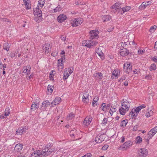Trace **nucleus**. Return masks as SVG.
Returning <instances> with one entry per match:
<instances>
[{"instance_id": "nucleus-1", "label": "nucleus", "mask_w": 157, "mask_h": 157, "mask_svg": "<svg viewBox=\"0 0 157 157\" xmlns=\"http://www.w3.org/2000/svg\"><path fill=\"white\" fill-rule=\"evenodd\" d=\"M121 105L122 107L119 109V112L121 114L124 115L128 111L130 105L127 100L123 99L121 101Z\"/></svg>"}, {"instance_id": "nucleus-2", "label": "nucleus", "mask_w": 157, "mask_h": 157, "mask_svg": "<svg viewBox=\"0 0 157 157\" xmlns=\"http://www.w3.org/2000/svg\"><path fill=\"white\" fill-rule=\"evenodd\" d=\"M40 7L37 6L36 8L34 9V19L36 22H40L42 19V12L40 10Z\"/></svg>"}, {"instance_id": "nucleus-3", "label": "nucleus", "mask_w": 157, "mask_h": 157, "mask_svg": "<svg viewBox=\"0 0 157 157\" xmlns=\"http://www.w3.org/2000/svg\"><path fill=\"white\" fill-rule=\"evenodd\" d=\"M157 132V126L155 127L150 130L147 134L145 136L144 139L145 144H149V140Z\"/></svg>"}, {"instance_id": "nucleus-4", "label": "nucleus", "mask_w": 157, "mask_h": 157, "mask_svg": "<svg viewBox=\"0 0 157 157\" xmlns=\"http://www.w3.org/2000/svg\"><path fill=\"white\" fill-rule=\"evenodd\" d=\"M45 147V148L43 149L41 151L44 156H46L50 155L55 151V149L51 148V145L50 144H48Z\"/></svg>"}, {"instance_id": "nucleus-5", "label": "nucleus", "mask_w": 157, "mask_h": 157, "mask_svg": "<svg viewBox=\"0 0 157 157\" xmlns=\"http://www.w3.org/2000/svg\"><path fill=\"white\" fill-rule=\"evenodd\" d=\"M82 22L83 20L82 18H75L73 19L71 24L73 27L76 26L80 25Z\"/></svg>"}, {"instance_id": "nucleus-6", "label": "nucleus", "mask_w": 157, "mask_h": 157, "mask_svg": "<svg viewBox=\"0 0 157 157\" xmlns=\"http://www.w3.org/2000/svg\"><path fill=\"white\" fill-rule=\"evenodd\" d=\"M138 152L140 157H144L148 154L147 150L144 148H140L138 150Z\"/></svg>"}, {"instance_id": "nucleus-7", "label": "nucleus", "mask_w": 157, "mask_h": 157, "mask_svg": "<svg viewBox=\"0 0 157 157\" xmlns=\"http://www.w3.org/2000/svg\"><path fill=\"white\" fill-rule=\"evenodd\" d=\"M90 39H97L98 38L99 32L98 31L91 30L90 32Z\"/></svg>"}, {"instance_id": "nucleus-8", "label": "nucleus", "mask_w": 157, "mask_h": 157, "mask_svg": "<svg viewBox=\"0 0 157 157\" xmlns=\"http://www.w3.org/2000/svg\"><path fill=\"white\" fill-rule=\"evenodd\" d=\"M72 72L73 71L70 69L69 68H66L65 69L63 74V79L65 80L67 79L70 75L72 73Z\"/></svg>"}, {"instance_id": "nucleus-9", "label": "nucleus", "mask_w": 157, "mask_h": 157, "mask_svg": "<svg viewBox=\"0 0 157 157\" xmlns=\"http://www.w3.org/2000/svg\"><path fill=\"white\" fill-rule=\"evenodd\" d=\"M43 156L42 151L39 150L34 151L33 152L31 155L30 157H43Z\"/></svg>"}, {"instance_id": "nucleus-10", "label": "nucleus", "mask_w": 157, "mask_h": 157, "mask_svg": "<svg viewBox=\"0 0 157 157\" xmlns=\"http://www.w3.org/2000/svg\"><path fill=\"white\" fill-rule=\"evenodd\" d=\"M93 77L98 81H100L103 78V74L101 72H97L94 74Z\"/></svg>"}, {"instance_id": "nucleus-11", "label": "nucleus", "mask_w": 157, "mask_h": 157, "mask_svg": "<svg viewBox=\"0 0 157 157\" xmlns=\"http://www.w3.org/2000/svg\"><path fill=\"white\" fill-rule=\"evenodd\" d=\"M38 101H36L35 102H33L31 107V109L33 111H34L36 109L39 107V99Z\"/></svg>"}, {"instance_id": "nucleus-12", "label": "nucleus", "mask_w": 157, "mask_h": 157, "mask_svg": "<svg viewBox=\"0 0 157 157\" xmlns=\"http://www.w3.org/2000/svg\"><path fill=\"white\" fill-rule=\"evenodd\" d=\"M89 94L88 92H86L83 95L82 101L83 102L87 104L89 102Z\"/></svg>"}, {"instance_id": "nucleus-13", "label": "nucleus", "mask_w": 157, "mask_h": 157, "mask_svg": "<svg viewBox=\"0 0 157 157\" xmlns=\"http://www.w3.org/2000/svg\"><path fill=\"white\" fill-rule=\"evenodd\" d=\"M129 53V51L126 48L121 49L120 52V55L123 56H127Z\"/></svg>"}, {"instance_id": "nucleus-14", "label": "nucleus", "mask_w": 157, "mask_h": 157, "mask_svg": "<svg viewBox=\"0 0 157 157\" xmlns=\"http://www.w3.org/2000/svg\"><path fill=\"white\" fill-rule=\"evenodd\" d=\"M67 18V17L66 15L62 14L58 16L57 20L59 22L61 23L66 20Z\"/></svg>"}, {"instance_id": "nucleus-15", "label": "nucleus", "mask_w": 157, "mask_h": 157, "mask_svg": "<svg viewBox=\"0 0 157 157\" xmlns=\"http://www.w3.org/2000/svg\"><path fill=\"white\" fill-rule=\"evenodd\" d=\"M49 105L50 102L48 100H47L44 101L42 103L40 109L42 111H44L46 109L45 108L47 107Z\"/></svg>"}, {"instance_id": "nucleus-16", "label": "nucleus", "mask_w": 157, "mask_h": 157, "mask_svg": "<svg viewBox=\"0 0 157 157\" xmlns=\"http://www.w3.org/2000/svg\"><path fill=\"white\" fill-rule=\"evenodd\" d=\"M132 142L130 140L126 141L124 144L122 145L121 147L123 148L127 149V147H128L132 144Z\"/></svg>"}, {"instance_id": "nucleus-17", "label": "nucleus", "mask_w": 157, "mask_h": 157, "mask_svg": "<svg viewBox=\"0 0 157 157\" xmlns=\"http://www.w3.org/2000/svg\"><path fill=\"white\" fill-rule=\"evenodd\" d=\"M51 48V46L48 43H46L43 47V49L44 51H45V52H48L49 51V49Z\"/></svg>"}, {"instance_id": "nucleus-18", "label": "nucleus", "mask_w": 157, "mask_h": 157, "mask_svg": "<svg viewBox=\"0 0 157 157\" xmlns=\"http://www.w3.org/2000/svg\"><path fill=\"white\" fill-rule=\"evenodd\" d=\"M92 120V117H86L84 119L83 122V124L86 126H88L90 124Z\"/></svg>"}, {"instance_id": "nucleus-19", "label": "nucleus", "mask_w": 157, "mask_h": 157, "mask_svg": "<svg viewBox=\"0 0 157 157\" xmlns=\"http://www.w3.org/2000/svg\"><path fill=\"white\" fill-rule=\"evenodd\" d=\"M28 129L26 128H19L16 132V134L17 135H21L23 132H25Z\"/></svg>"}, {"instance_id": "nucleus-20", "label": "nucleus", "mask_w": 157, "mask_h": 157, "mask_svg": "<svg viewBox=\"0 0 157 157\" xmlns=\"http://www.w3.org/2000/svg\"><path fill=\"white\" fill-rule=\"evenodd\" d=\"M23 68L24 70L23 71V73H27V74L26 75L27 76H29V72H30L31 69L30 66L29 65H28L24 67Z\"/></svg>"}, {"instance_id": "nucleus-21", "label": "nucleus", "mask_w": 157, "mask_h": 157, "mask_svg": "<svg viewBox=\"0 0 157 157\" xmlns=\"http://www.w3.org/2000/svg\"><path fill=\"white\" fill-rule=\"evenodd\" d=\"M23 148V145L20 144H17L14 147L15 150L17 152L21 151Z\"/></svg>"}, {"instance_id": "nucleus-22", "label": "nucleus", "mask_w": 157, "mask_h": 157, "mask_svg": "<svg viewBox=\"0 0 157 157\" xmlns=\"http://www.w3.org/2000/svg\"><path fill=\"white\" fill-rule=\"evenodd\" d=\"M89 46H88L89 48L94 47L98 44V42L96 41L92 40H89Z\"/></svg>"}, {"instance_id": "nucleus-23", "label": "nucleus", "mask_w": 157, "mask_h": 157, "mask_svg": "<svg viewBox=\"0 0 157 157\" xmlns=\"http://www.w3.org/2000/svg\"><path fill=\"white\" fill-rule=\"evenodd\" d=\"M132 66H131L130 63H126L124 65V68L127 70V71L129 72L132 68Z\"/></svg>"}, {"instance_id": "nucleus-24", "label": "nucleus", "mask_w": 157, "mask_h": 157, "mask_svg": "<svg viewBox=\"0 0 157 157\" xmlns=\"http://www.w3.org/2000/svg\"><path fill=\"white\" fill-rule=\"evenodd\" d=\"M61 99L59 97H56L54 100L52 102L51 104L53 105H56L61 101Z\"/></svg>"}, {"instance_id": "nucleus-25", "label": "nucleus", "mask_w": 157, "mask_h": 157, "mask_svg": "<svg viewBox=\"0 0 157 157\" xmlns=\"http://www.w3.org/2000/svg\"><path fill=\"white\" fill-rule=\"evenodd\" d=\"M102 20L104 22H108L111 20V17L109 15L104 16L102 17Z\"/></svg>"}, {"instance_id": "nucleus-26", "label": "nucleus", "mask_w": 157, "mask_h": 157, "mask_svg": "<svg viewBox=\"0 0 157 157\" xmlns=\"http://www.w3.org/2000/svg\"><path fill=\"white\" fill-rule=\"evenodd\" d=\"M96 52L97 53L101 59L103 60L104 59V57L103 56V53L102 52L101 50H99V48H98L97 50H96Z\"/></svg>"}, {"instance_id": "nucleus-27", "label": "nucleus", "mask_w": 157, "mask_h": 157, "mask_svg": "<svg viewBox=\"0 0 157 157\" xmlns=\"http://www.w3.org/2000/svg\"><path fill=\"white\" fill-rule=\"evenodd\" d=\"M104 140L102 137V136H98L95 138V141L98 143H100Z\"/></svg>"}, {"instance_id": "nucleus-28", "label": "nucleus", "mask_w": 157, "mask_h": 157, "mask_svg": "<svg viewBox=\"0 0 157 157\" xmlns=\"http://www.w3.org/2000/svg\"><path fill=\"white\" fill-rule=\"evenodd\" d=\"M45 2V0H39L38 1L37 6L40 7L41 8L44 6Z\"/></svg>"}, {"instance_id": "nucleus-29", "label": "nucleus", "mask_w": 157, "mask_h": 157, "mask_svg": "<svg viewBox=\"0 0 157 157\" xmlns=\"http://www.w3.org/2000/svg\"><path fill=\"white\" fill-rule=\"evenodd\" d=\"M142 141V138L140 136H137L136 139L135 143L136 144H140Z\"/></svg>"}, {"instance_id": "nucleus-30", "label": "nucleus", "mask_w": 157, "mask_h": 157, "mask_svg": "<svg viewBox=\"0 0 157 157\" xmlns=\"http://www.w3.org/2000/svg\"><path fill=\"white\" fill-rule=\"evenodd\" d=\"M98 100V97H95L93 99V102L92 103V105L93 106H95L96 105H97V102Z\"/></svg>"}, {"instance_id": "nucleus-31", "label": "nucleus", "mask_w": 157, "mask_h": 157, "mask_svg": "<svg viewBox=\"0 0 157 157\" xmlns=\"http://www.w3.org/2000/svg\"><path fill=\"white\" fill-rule=\"evenodd\" d=\"M131 9V7L130 6H126L125 7H124L121 8V9L122 10V11L121 12V14H123L125 12H127Z\"/></svg>"}, {"instance_id": "nucleus-32", "label": "nucleus", "mask_w": 157, "mask_h": 157, "mask_svg": "<svg viewBox=\"0 0 157 157\" xmlns=\"http://www.w3.org/2000/svg\"><path fill=\"white\" fill-rule=\"evenodd\" d=\"M10 45L8 43H6L3 44V49L8 51L9 50Z\"/></svg>"}, {"instance_id": "nucleus-33", "label": "nucleus", "mask_w": 157, "mask_h": 157, "mask_svg": "<svg viewBox=\"0 0 157 157\" xmlns=\"http://www.w3.org/2000/svg\"><path fill=\"white\" fill-rule=\"evenodd\" d=\"M89 40H84L82 41V44L83 46H86L88 48L89 44Z\"/></svg>"}, {"instance_id": "nucleus-34", "label": "nucleus", "mask_w": 157, "mask_h": 157, "mask_svg": "<svg viewBox=\"0 0 157 157\" xmlns=\"http://www.w3.org/2000/svg\"><path fill=\"white\" fill-rule=\"evenodd\" d=\"M65 56H62V58L61 59H59L58 61V66H61L63 65V58L64 59H65Z\"/></svg>"}, {"instance_id": "nucleus-35", "label": "nucleus", "mask_w": 157, "mask_h": 157, "mask_svg": "<svg viewBox=\"0 0 157 157\" xmlns=\"http://www.w3.org/2000/svg\"><path fill=\"white\" fill-rule=\"evenodd\" d=\"M145 4V2H143L141 5H140L139 7V9L140 10H142L144 9L146 7Z\"/></svg>"}, {"instance_id": "nucleus-36", "label": "nucleus", "mask_w": 157, "mask_h": 157, "mask_svg": "<svg viewBox=\"0 0 157 157\" xmlns=\"http://www.w3.org/2000/svg\"><path fill=\"white\" fill-rule=\"evenodd\" d=\"M53 88V86L49 85L47 87V90L50 93H52V92Z\"/></svg>"}, {"instance_id": "nucleus-37", "label": "nucleus", "mask_w": 157, "mask_h": 157, "mask_svg": "<svg viewBox=\"0 0 157 157\" xmlns=\"http://www.w3.org/2000/svg\"><path fill=\"white\" fill-rule=\"evenodd\" d=\"M74 114L72 113L69 114L67 117V120H71L74 118Z\"/></svg>"}, {"instance_id": "nucleus-38", "label": "nucleus", "mask_w": 157, "mask_h": 157, "mask_svg": "<svg viewBox=\"0 0 157 157\" xmlns=\"http://www.w3.org/2000/svg\"><path fill=\"white\" fill-rule=\"evenodd\" d=\"M128 120L127 119H125L123 120L121 122V126L123 127H125L126 126V124L128 123Z\"/></svg>"}, {"instance_id": "nucleus-39", "label": "nucleus", "mask_w": 157, "mask_h": 157, "mask_svg": "<svg viewBox=\"0 0 157 157\" xmlns=\"http://www.w3.org/2000/svg\"><path fill=\"white\" fill-rule=\"evenodd\" d=\"M10 113V108L9 107L6 108L5 111V116H8Z\"/></svg>"}, {"instance_id": "nucleus-40", "label": "nucleus", "mask_w": 157, "mask_h": 157, "mask_svg": "<svg viewBox=\"0 0 157 157\" xmlns=\"http://www.w3.org/2000/svg\"><path fill=\"white\" fill-rule=\"evenodd\" d=\"M156 68V65L155 64L153 63L151 64L150 67V71L155 70Z\"/></svg>"}, {"instance_id": "nucleus-41", "label": "nucleus", "mask_w": 157, "mask_h": 157, "mask_svg": "<svg viewBox=\"0 0 157 157\" xmlns=\"http://www.w3.org/2000/svg\"><path fill=\"white\" fill-rule=\"evenodd\" d=\"M156 27L157 26L155 25L151 26L149 29V31L151 33H153L155 30Z\"/></svg>"}, {"instance_id": "nucleus-42", "label": "nucleus", "mask_w": 157, "mask_h": 157, "mask_svg": "<svg viewBox=\"0 0 157 157\" xmlns=\"http://www.w3.org/2000/svg\"><path fill=\"white\" fill-rule=\"evenodd\" d=\"M70 134L71 137L75 136L76 135V130L75 129V131L74 130L71 131Z\"/></svg>"}, {"instance_id": "nucleus-43", "label": "nucleus", "mask_w": 157, "mask_h": 157, "mask_svg": "<svg viewBox=\"0 0 157 157\" xmlns=\"http://www.w3.org/2000/svg\"><path fill=\"white\" fill-rule=\"evenodd\" d=\"M61 8L60 6H58L55 9L53 10L54 12H57L61 10Z\"/></svg>"}, {"instance_id": "nucleus-44", "label": "nucleus", "mask_w": 157, "mask_h": 157, "mask_svg": "<svg viewBox=\"0 0 157 157\" xmlns=\"http://www.w3.org/2000/svg\"><path fill=\"white\" fill-rule=\"evenodd\" d=\"M130 115H131V116L136 117L137 116V113H135V111H134V110L133 109L130 113Z\"/></svg>"}, {"instance_id": "nucleus-45", "label": "nucleus", "mask_w": 157, "mask_h": 157, "mask_svg": "<svg viewBox=\"0 0 157 157\" xmlns=\"http://www.w3.org/2000/svg\"><path fill=\"white\" fill-rule=\"evenodd\" d=\"M119 71L118 70H114L113 72V75L117 77L119 75Z\"/></svg>"}, {"instance_id": "nucleus-46", "label": "nucleus", "mask_w": 157, "mask_h": 157, "mask_svg": "<svg viewBox=\"0 0 157 157\" xmlns=\"http://www.w3.org/2000/svg\"><path fill=\"white\" fill-rule=\"evenodd\" d=\"M106 104L105 103H103L101 104V109L103 111H106Z\"/></svg>"}, {"instance_id": "nucleus-47", "label": "nucleus", "mask_w": 157, "mask_h": 157, "mask_svg": "<svg viewBox=\"0 0 157 157\" xmlns=\"http://www.w3.org/2000/svg\"><path fill=\"white\" fill-rule=\"evenodd\" d=\"M75 3L77 5H82L84 4H85V2H75Z\"/></svg>"}, {"instance_id": "nucleus-48", "label": "nucleus", "mask_w": 157, "mask_h": 157, "mask_svg": "<svg viewBox=\"0 0 157 157\" xmlns=\"http://www.w3.org/2000/svg\"><path fill=\"white\" fill-rule=\"evenodd\" d=\"M0 20L2 21L3 22H10V21L6 18H0Z\"/></svg>"}, {"instance_id": "nucleus-49", "label": "nucleus", "mask_w": 157, "mask_h": 157, "mask_svg": "<svg viewBox=\"0 0 157 157\" xmlns=\"http://www.w3.org/2000/svg\"><path fill=\"white\" fill-rule=\"evenodd\" d=\"M140 110L141 109H140L139 107H138L134 110V111H135V113H137V115L138 113Z\"/></svg>"}, {"instance_id": "nucleus-50", "label": "nucleus", "mask_w": 157, "mask_h": 157, "mask_svg": "<svg viewBox=\"0 0 157 157\" xmlns=\"http://www.w3.org/2000/svg\"><path fill=\"white\" fill-rule=\"evenodd\" d=\"M116 109L115 107H112V108L110 109V111L111 112L113 113L115 112L116 111Z\"/></svg>"}, {"instance_id": "nucleus-51", "label": "nucleus", "mask_w": 157, "mask_h": 157, "mask_svg": "<svg viewBox=\"0 0 157 157\" xmlns=\"http://www.w3.org/2000/svg\"><path fill=\"white\" fill-rule=\"evenodd\" d=\"M109 147V145L108 144H105L102 147V149L103 150H106Z\"/></svg>"}, {"instance_id": "nucleus-52", "label": "nucleus", "mask_w": 157, "mask_h": 157, "mask_svg": "<svg viewBox=\"0 0 157 157\" xmlns=\"http://www.w3.org/2000/svg\"><path fill=\"white\" fill-rule=\"evenodd\" d=\"M144 52V51L143 50H141L140 49H139L138 51V53L139 55H141Z\"/></svg>"}, {"instance_id": "nucleus-53", "label": "nucleus", "mask_w": 157, "mask_h": 157, "mask_svg": "<svg viewBox=\"0 0 157 157\" xmlns=\"http://www.w3.org/2000/svg\"><path fill=\"white\" fill-rule=\"evenodd\" d=\"M152 2H151V1H148L147 2H145V5L146 6V7L151 5V4Z\"/></svg>"}, {"instance_id": "nucleus-54", "label": "nucleus", "mask_w": 157, "mask_h": 157, "mask_svg": "<svg viewBox=\"0 0 157 157\" xmlns=\"http://www.w3.org/2000/svg\"><path fill=\"white\" fill-rule=\"evenodd\" d=\"M57 52L56 51H55L53 52L52 53V56L55 57L57 56Z\"/></svg>"}, {"instance_id": "nucleus-55", "label": "nucleus", "mask_w": 157, "mask_h": 157, "mask_svg": "<svg viewBox=\"0 0 157 157\" xmlns=\"http://www.w3.org/2000/svg\"><path fill=\"white\" fill-rule=\"evenodd\" d=\"M91 156V154L90 153H88L82 156V157H90Z\"/></svg>"}, {"instance_id": "nucleus-56", "label": "nucleus", "mask_w": 157, "mask_h": 157, "mask_svg": "<svg viewBox=\"0 0 157 157\" xmlns=\"http://www.w3.org/2000/svg\"><path fill=\"white\" fill-rule=\"evenodd\" d=\"M25 5L27 9H29L30 8L31 5L30 4H29L28 2L27 3V5Z\"/></svg>"}, {"instance_id": "nucleus-57", "label": "nucleus", "mask_w": 157, "mask_h": 157, "mask_svg": "<svg viewBox=\"0 0 157 157\" xmlns=\"http://www.w3.org/2000/svg\"><path fill=\"white\" fill-rule=\"evenodd\" d=\"M108 120L106 118H104L102 121V123L103 124H106Z\"/></svg>"}, {"instance_id": "nucleus-58", "label": "nucleus", "mask_w": 157, "mask_h": 157, "mask_svg": "<svg viewBox=\"0 0 157 157\" xmlns=\"http://www.w3.org/2000/svg\"><path fill=\"white\" fill-rule=\"evenodd\" d=\"M138 127V125L135 126L133 128V130L134 131H136L137 130Z\"/></svg>"}, {"instance_id": "nucleus-59", "label": "nucleus", "mask_w": 157, "mask_h": 157, "mask_svg": "<svg viewBox=\"0 0 157 157\" xmlns=\"http://www.w3.org/2000/svg\"><path fill=\"white\" fill-rule=\"evenodd\" d=\"M115 6H116L117 7H118V9L121 8V6H120L121 5V4H120L119 2H117L116 3H115Z\"/></svg>"}, {"instance_id": "nucleus-60", "label": "nucleus", "mask_w": 157, "mask_h": 157, "mask_svg": "<svg viewBox=\"0 0 157 157\" xmlns=\"http://www.w3.org/2000/svg\"><path fill=\"white\" fill-rule=\"evenodd\" d=\"M54 75V74H52V73H50V78L51 80H53V77Z\"/></svg>"}, {"instance_id": "nucleus-61", "label": "nucleus", "mask_w": 157, "mask_h": 157, "mask_svg": "<svg viewBox=\"0 0 157 157\" xmlns=\"http://www.w3.org/2000/svg\"><path fill=\"white\" fill-rule=\"evenodd\" d=\"M112 9H115V10H116L117 9H118V7H117L116 6H115V4L114 5H113L112 6Z\"/></svg>"}, {"instance_id": "nucleus-62", "label": "nucleus", "mask_w": 157, "mask_h": 157, "mask_svg": "<svg viewBox=\"0 0 157 157\" xmlns=\"http://www.w3.org/2000/svg\"><path fill=\"white\" fill-rule=\"evenodd\" d=\"M113 26H111L108 29V31L109 32L112 31L113 29Z\"/></svg>"}, {"instance_id": "nucleus-63", "label": "nucleus", "mask_w": 157, "mask_h": 157, "mask_svg": "<svg viewBox=\"0 0 157 157\" xmlns=\"http://www.w3.org/2000/svg\"><path fill=\"white\" fill-rule=\"evenodd\" d=\"M121 142L123 143L125 141V137L124 136H122L121 138Z\"/></svg>"}, {"instance_id": "nucleus-64", "label": "nucleus", "mask_w": 157, "mask_h": 157, "mask_svg": "<svg viewBox=\"0 0 157 157\" xmlns=\"http://www.w3.org/2000/svg\"><path fill=\"white\" fill-rule=\"evenodd\" d=\"M66 37L63 36H61V39L63 41H64L66 40Z\"/></svg>"}]
</instances>
